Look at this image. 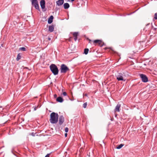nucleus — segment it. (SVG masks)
I'll return each mask as SVG.
<instances>
[{
	"label": "nucleus",
	"instance_id": "2f4dec72",
	"mask_svg": "<svg viewBox=\"0 0 157 157\" xmlns=\"http://www.w3.org/2000/svg\"><path fill=\"white\" fill-rule=\"evenodd\" d=\"M67 133H65V137H67Z\"/></svg>",
	"mask_w": 157,
	"mask_h": 157
},
{
	"label": "nucleus",
	"instance_id": "6ab92c4d",
	"mask_svg": "<svg viewBox=\"0 0 157 157\" xmlns=\"http://www.w3.org/2000/svg\"><path fill=\"white\" fill-rule=\"evenodd\" d=\"M21 56L20 54L19 53L17 55V56L16 58V60L17 61H18L19 59H21Z\"/></svg>",
	"mask_w": 157,
	"mask_h": 157
},
{
	"label": "nucleus",
	"instance_id": "4be33fe9",
	"mask_svg": "<svg viewBox=\"0 0 157 157\" xmlns=\"http://www.w3.org/2000/svg\"><path fill=\"white\" fill-rule=\"evenodd\" d=\"M154 19L155 20H157V13H155L154 15Z\"/></svg>",
	"mask_w": 157,
	"mask_h": 157
},
{
	"label": "nucleus",
	"instance_id": "412c9836",
	"mask_svg": "<svg viewBox=\"0 0 157 157\" xmlns=\"http://www.w3.org/2000/svg\"><path fill=\"white\" fill-rule=\"evenodd\" d=\"M87 105V103L86 102H85L83 104V107L84 108H86Z\"/></svg>",
	"mask_w": 157,
	"mask_h": 157
},
{
	"label": "nucleus",
	"instance_id": "72a5a7b5",
	"mask_svg": "<svg viewBox=\"0 0 157 157\" xmlns=\"http://www.w3.org/2000/svg\"><path fill=\"white\" fill-rule=\"evenodd\" d=\"M150 24H147L146 25V26H148Z\"/></svg>",
	"mask_w": 157,
	"mask_h": 157
},
{
	"label": "nucleus",
	"instance_id": "ddd939ff",
	"mask_svg": "<svg viewBox=\"0 0 157 157\" xmlns=\"http://www.w3.org/2000/svg\"><path fill=\"white\" fill-rule=\"evenodd\" d=\"M64 100L63 98H62L60 96H59L56 99V101L62 103L63 102Z\"/></svg>",
	"mask_w": 157,
	"mask_h": 157
},
{
	"label": "nucleus",
	"instance_id": "2eb2a0df",
	"mask_svg": "<svg viewBox=\"0 0 157 157\" xmlns=\"http://www.w3.org/2000/svg\"><path fill=\"white\" fill-rule=\"evenodd\" d=\"M78 35V32H75L73 33V35L74 37V39L75 41H76L77 40V36Z\"/></svg>",
	"mask_w": 157,
	"mask_h": 157
},
{
	"label": "nucleus",
	"instance_id": "f8f14e48",
	"mask_svg": "<svg viewBox=\"0 0 157 157\" xmlns=\"http://www.w3.org/2000/svg\"><path fill=\"white\" fill-rule=\"evenodd\" d=\"M121 106V105L119 104H117L116 106L115 107V108L114 109L115 112H120V108Z\"/></svg>",
	"mask_w": 157,
	"mask_h": 157
},
{
	"label": "nucleus",
	"instance_id": "aec40b11",
	"mask_svg": "<svg viewBox=\"0 0 157 157\" xmlns=\"http://www.w3.org/2000/svg\"><path fill=\"white\" fill-rule=\"evenodd\" d=\"M19 50L22 51H25L26 50V49L25 47H21L20 48Z\"/></svg>",
	"mask_w": 157,
	"mask_h": 157
},
{
	"label": "nucleus",
	"instance_id": "f03ea898",
	"mask_svg": "<svg viewBox=\"0 0 157 157\" xmlns=\"http://www.w3.org/2000/svg\"><path fill=\"white\" fill-rule=\"evenodd\" d=\"M49 121L51 124H54L57 122L59 117V115L57 113L52 112L51 113Z\"/></svg>",
	"mask_w": 157,
	"mask_h": 157
},
{
	"label": "nucleus",
	"instance_id": "7c9ffc66",
	"mask_svg": "<svg viewBox=\"0 0 157 157\" xmlns=\"http://www.w3.org/2000/svg\"><path fill=\"white\" fill-rule=\"evenodd\" d=\"M86 96V97H87V96H88L87 94H83V96Z\"/></svg>",
	"mask_w": 157,
	"mask_h": 157
},
{
	"label": "nucleus",
	"instance_id": "b1692460",
	"mask_svg": "<svg viewBox=\"0 0 157 157\" xmlns=\"http://www.w3.org/2000/svg\"><path fill=\"white\" fill-rule=\"evenodd\" d=\"M68 130H69V129L67 127L65 128V131L66 132V133L68 131Z\"/></svg>",
	"mask_w": 157,
	"mask_h": 157
},
{
	"label": "nucleus",
	"instance_id": "a211bd4d",
	"mask_svg": "<svg viewBox=\"0 0 157 157\" xmlns=\"http://www.w3.org/2000/svg\"><path fill=\"white\" fill-rule=\"evenodd\" d=\"M89 51V49L88 48H85L84 50V53H83L85 54V55H87L88 52Z\"/></svg>",
	"mask_w": 157,
	"mask_h": 157
},
{
	"label": "nucleus",
	"instance_id": "423d86ee",
	"mask_svg": "<svg viewBox=\"0 0 157 157\" xmlns=\"http://www.w3.org/2000/svg\"><path fill=\"white\" fill-rule=\"evenodd\" d=\"M140 76L142 82H148V78L146 75L142 74H140Z\"/></svg>",
	"mask_w": 157,
	"mask_h": 157
},
{
	"label": "nucleus",
	"instance_id": "c9c22d12",
	"mask_svg": "<svg viewBox=\"0 0 157 157\" xmlns=\"http://www.w3.org/2000/svg\"><path fill=\"white\" fill-rule=\"evenodd\" d=\"M134 13V12H133L132 13H130V14H128V15H130L132 13Z\"/></svg>",
	"mask_w": 157,
	"mask_h": 157
},
{
	"label": "nucleus",
	"instance_id": "f3484780",
	"mask_svg": "<svg viewBox=\"0 0 157 157\" xmlns=\"http://www.w3.org/2000/svg\"><path fill=\"white\" fill-rule=\"evenodd\" d=\"M124 144H121L119 145H118L117 147H116V148L117 149H119L121 148L124 146Z\"/></svg>",
	"mask_w": 157,
	"mask_h": 157
},
{
	"label": "nucleus",
	"instance_id": "6e6552de",
	"mask_svg": "<svg viewBox=\"0 0 157 157\" xmlns=\"http://www.w3.org/2000/svg\"><path fill=\"white\" fill-rule=\"evenodd\" d=\"M64 118L63 115L60 116L59 118V124L60 125H61L64 122Z\"/></svg>",
	"mask_w": 157,
	"mask_h": 157
},
{
	"label": "nucleus",
	"instance_id": "c756f323",
	"mask_svg": "<svg viewBox=\"0 0 157 157\" xmlns=\"http://www.w3.org/2000/svg\"><path fill=\"white\" fill-rule=\"evenodd\" d=\"M5 123H6V122H5L4 123L2 124H0V127L1 126H3L4 125V124H5Z\"/></svg>",
	"mask_w": 157,
	"mask_h": 157
},
{
	"label": "nucleus",
	"instance_id": "7ed1b4c3",
	"mask_svg": "<svg viewBox=\"0 0 157 157\" xmlns=\"http://www.w3.org/2000/svg\"><path fill=\"white\" fill-rule=\"evenodd\" d=\"M50 71L54 75H57L59 70L57 67L54 64H52L49 66Z\"/></svg>",
	"mask_w": 157,
	"mask_h": 157
},
{
	"label": "nucleus",
	"instance_id": "bb28decb",
	"mask_svg": "<svg viewBox=\"0 0 157 157\" xmlns=\"http://www.w3.org/2000/svg\"><path fill=\"white\" fill-rule=\"evenodd\" d=\"M0 111L1 112H2V110H3L4 109L3 108H2V106H1L0 107Z\"/></svg>",
	"mask_w": 157,
	"mask_h": 157
},
{
	"label": "nucleus",
	"instance_id": "9b49d317",
	"mask_svg": "<svg viewBox=\"0 0 157 157\" xmlns=\"http://www.w3.org/2000/svg\"><path fill=\"white\" fill-rule=\"evenodd\" d=\"M54 19V17L52 15L51 16L48 18V22L49 24H51L52 23Z\"/></svg>",
	"mask_w": 157,
	"mask_h": 157
},
{
	"label": "nucleus",
	"instance_id": "393cba45",
	"mask_svg": "<svg viewBox=\"0 0 157 157\" xmlns=\"http://www.w3.org/2000/svg\"><path fill=\"white\" fill-rule=\"evenodd\" d=\"M63 94L64 96H66L67 95V94L66 92H64L63 93Z\"/></svg>",
	"mask_w": 157,
	"mask_h": 157
},
{
	"label": "nucleus",
	"instance_id": "4c0bfd02",
	"mask_svg": "<svg viewBox=\"0 0 157 157\" xmlns=\"http://www.w3.org/2000/svg\"><path fill=\"white\" fill-rule=\"evenodd\" d=\"M68 1L69 2V1H69V0H68Z\"/></svg>",
	"mask_w": 157,
	"mask_h": 157
},
{
	"label": "nucleus",
	"instance_id": "5701e85b",
	"mask_svg": "<svg viewBox=\"0 0 157 157\" xmlns=\"http://www.w3.org/2000/svg\"><path fill=\"white\" fill-rule=\"evenodd\" d=\"M33 108H34V111H36L37 108H38V106L37 105L36 107V106L33 107Z\"/></svg>",
	"mask_w": 157,
	"mask_h": 157
},
{
	"label": "nucleus",
	"instance_id": "9d476101",
	"mask_svg": "<svg viewBox=\"0 0 157 157\" xmlns=\"http://www.w3.org/2000/svg\"><path fill=\"white\" fill-rule=\"evenodd\" d=\"M64 2V0H58L56 1V4L58 6H60L63 4Z\"/></svg>",
	"mask_w": 157,
	"mask_h": 157
},
{
	"label": "nucleus",
	"instance_id": "473e14b6",
	"mask_svg": "<svg viewBox=\"0 0 157 157\" xmlns=\"http://www.w3.org/2000/svg\"><path fill=\"white\" fill-rule=\"evenodd\" d=\"M48 40H51V38L50 37H48Z\"/></svg>",
	"mask_w": 157,
	"mask_h": 157
},
{
	"label": "nucleus",
	"instance_id": "f704fd0d",
	"mask_svg": "<svg viewBox=\"0 0 157 157\" xmlns=\"http://www.w3.org/2000/svg\"><path fill=\"white\" fill-rule=\"evenodd\" d=\"M75 0H71V2H73V1H74Z\"/></svg>",
	"mask_w": 157,
	"mask_h": 157
},
{
	"label": "nucleus",
	"instance_id": "a878e982",
	"mask_svg": "<svg viewBox=\"0 0 157 157\" xmlns=\"http://www.w3.org/2000/svg\"><path fill=\"white\" fill-rule=\"evenodd\" d=\"M35 134H36V133H34V132H32V133H31V135L32 136H35Z\"/></svg>",
	"mask_w": 157,
	"mask_h": 157
},
{
	"label": "nucleus",
	"instance_id": "dca6fc26",
	"mask_svg": "<svg viewBox=\"0 0 157 157\" xmlns=\"http://www.w3.org/2000/svg\"><path fill=\"white\" fill-rule=\"evenodd\" d=\"M63 7L65 9H67L70 7L69 4L67 3H65L63 4Z\"/></svg>",
	"mask_w": 157,
	"mask_h": 157
},
{
	"label": "nucleus",
	"instance_id": "e433bc0d",
	"mask_svg": "<svg viewBox=\"0 0 157 157\" xmlns=\"http://www.w3.org/2000/svg\"><path fill=\"white\" fill-rule=\"evenodd\" d=\"M26 69H28V67H26Z\"/></svg>",
	"mask_w": 157,
	"mask_h": 157
},
{
	"label": "nucleus",
	"instance_id": "20e7f679",
	"mask_svg": "<svg viewBox=\"0 0 157 157\" xmlns=\"http://www.w3.org/2000/svg\"><path fill=\"white\" fill-rule=\"evenodd\" d=\"M60 72L61 73H65L69 70L68 67L65 64H62L61 65L60 68Z\"/></svg>",
	"mask_w": 157,
	"mask_h": 157
},
{
	"label": "nucleus",
	"instance_id": "4468645a",
	"mask_svg": "<svg viewBox=\"0 0 157 157\" xmlns=\"http://www.w3.org/2000/svg\"><path fill=\"white\" fill-rule=\"evenodd\" d=\"M55 25H49L48 27V31L50 32H52L54 28Z\"/></svg>",
	"mask_w": 157,
	"mask_h": 157
},
{
	"label": "nucleus",
	"instance_id": "cd10ccee",
	"mask_svg": "<svg viewBox=\"0 0 157 157\" xmlns=\"http://www.w3.org/2000/svg\"><path fill=\"white\" fill-rule=\"evenodd\" d=\"M51 154V153H49V154H48L45 156V157H49V155H50V154Z\"/></svg>",
	"mask_w": 157,
	"mask_h": 157
},
{
	"label": "nucleus",
	"instance_id": "0eeeda50",
	"mask_svg": "<svg viewBox=\"0 0 157 157\" xmlns=\"http://www.w3.org/2000/svg\"><path fill=\"white\" fill-rule=\"evenodd\" d=\"M45 2L44 0H41L40 1V5L41 9L43 10V11H45L46 10H43L45 7Z\"/></svg>",
	"mask_w": 157,
	"mask_h": 157
},
{
	"label": "nucleus",
	"instance_id": "39448f33",
	"mask_svg": "<svg viewBox=\"0 0 157 157\" xmlns=\"http://www.w3.org/2000/svg\"><path fill=\"white\" fill-rule=\"evenodd\" d=\"M32 3V5L35 8L38 10V11H40L39 6L38 5V2L37 0H30Z\"/></svg>",
	"mask_w": 157,
	"mask_h": 157
},
{
	"label": "nucleus",
	"instance_id": "f257e3e1",
	"mask_svg": "<svg viewBox=\"0 0 157 157\" xmlns=\"http://www.w3.org/2000/svg\"><path fill=\"white\" fill-rule=\"evenodd\" d=\"M129 75L127 71H124L122 73H119L116 75L117 80L118 81H125L126 79H124V77L128 76Z\"/></svg>",
	"mask_w": 157,
	"mask_h": 157
},
{
	"label": "nucleus",
	"instance_id": "1a4fd4ad",
	"mask_svg": "<svg viewBox=\"0 0 157 157\" xmlns=\"http://www.w3.org/2000/svg\"><path fill=\"white\" fill-rule=\"evenodd\" d=\"M94 43H98L101 47H102L104 45V43H103V44H102V41L99 40H94Z\"/></svg>",
	"mask_w": 157,
	"mask_h": 157
},
{
	"label": "nucleus",
	"instance_id": "c85d7f7f",
	"mask_svg": "<svg viewBox=\"0 0 157 157\" xmlns=\"http://www.w3.org/2000/svg\"><path fill=\"white\" fill-rule=\"evenodd\" d=\"M57 97V94H54V97L55 98H56Z\"/></svg>",
	"mask_w": 157,
	"mask_h": 157
}]
</instances>
